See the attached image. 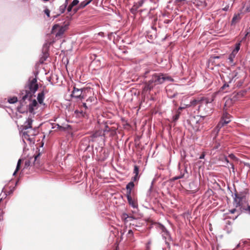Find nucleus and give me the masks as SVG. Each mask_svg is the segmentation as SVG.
<instances>
[{"label":"nucleus","mask_w":250,"mask_h":250,"mask_svg":"<svg viewBox=\"0 0 250 250\" xmlns=\"http://www.w3.org/2000/svg\"><path fill=\"white\" fill-rule=\"evenodd\" d=\"M213 101L212 99L210 101L206 98L203 100L201 104L198 106V112L200 114V116L203 119L207 116L210 115L212 113V104L211 102Z\"/></svg>","instance_id":"1"},{"label":"nucleus","mask_w":250,"mask_h":250,"mask_svg":"<svg viewBox=\"0 0 250 250\" xmlns=\"http://www.w3.org/2000/svg\"><path fill=\"white\" fill-rule=\"evenodd\" d=\"M92 91L90 88H84L79 89L74 87L71 95L81 100L85 99L88 95H90Z\"/></svg>","instance_id":"2"},{"label":"nucleus","mask_w":250,"mask_h":250,"mask_svg":"<svg viewBox=\"0 0 250 250\" xmlns=\"http://www.w3.org/2000/svg\"><path fill=\"white\" fill-rule=\"evenodd\" d=\"M67 29V24L62 26L59 24H56L52 27L51 33L55 34L56 38H61Z\"/></svg>","instance_id":"3"},{"label":"nucleus","mask_w":250,"mask_h":250,"mask_svg":"<svg viewBox=\"0 0 250 250\" xmlns=\"http://www.w3.org/2000/svg\"><path fill=\"white\" fill-rule=\"evenodd\" d=\"M170 78L166 76L162 73L154 74L152 75V78L150 80L151 82L154 85L160 84L163 83L166 80H170Z\"/></svg>","instance_id":"4"},{"label":"nucleus","mask_w":250,"mask_h":250,"mask_svg":"<svg viewBox=\"0 0 250 250\" xmlns=\"http://www.w3.org/2000/svg\"><path fill=\"white\" fill-rule=\"evenodd\" d=\"M202 117L200 116H190L187 120V122L195 131H198L199 129L200 125V120Z\"/></svg>","instance_id":"5"},{"label":"nucleus","mask_w":250,"mask_h":250,"mask_svg":"<svg viewBox=\"0 0 250 250\" xmlns=\"http://www.w3.org/2000/svg\"><path fill=\"white\" fill-rule=\"evenodd\" d=\"M53 42L54 41H48L45 44H44L42 47V54H41V56L40 59V62L41 63H43L48 58L49 56L48 53L49 47L51 44L53 43Z\"/></svg>","instance_id":"6"},{"label":"nucleus","mask_w":250,"mask_h":250,"mask_svg":"<svg viewBox=\"0 0 250 250\" xmlns=\"http://www.w3.org/2000/svg\"><path fill=\"white\" fill-rule=\"evenodd\" d=\"M31 127V119L29 118L28 119V125L24 126V131H23L22 138L23 142L25 143L26 141L27 142L29 145L31 144V139L30 138V132L29 130H26L29 128Z\"/></svg>","instance_id":"7"},{"label":"nucleus","mask_w":250,"mask_h":250,"mask_svg":"<svg viewBox=\"0 0 250 250\" xmlns=\"http://www.w3.org/2000/svg\"><path fill=\"white\" fill-rule=\"evenodd\" d=\"M231 116L228 113L224 112L221 118V120L217 125V127L221 128L225 125H227L231 121Z\"/></svg>","instance_id":"8"},{"label":"nucleus","mask_w":250,"mask_h":250,"mask_svg":"<svg viewBox=\"0 0 250 250\" xmlns=\"http://www.w3.org/2000/svg\"><path fill=\"white\" fill-rule=\"evenodd\" d=\"M27 88L28 90H26L25 94L22 97V100L23 101H24L26 99H28L30 101L31 100V81L30 79L29 80Z\"/></svg>","instance_id":"9"},{"label":"nucleus","mask_w":250,"mask_h":250,"mask_svg":"<svg viewBox=\"0 0 250 250\" xmlns=\"http://www.w3.org/2000/svg\"><path fill=\"white\" fill-rule=\"evenodd\" d=\"M101 130H102L103 132L104 133V135L107 132H110L112 135L116 133V129L114 127H109L106 123L104 124V127H102Z\"/></svg>","instance_id":"10"},{"label":"nucleus","mask_w":250,"mask_h":250,"mask_svg":"<svg viewBox=\"0 0 250 250\" xmlns=\"http://www.w3.org/2000/svg\"><path fill=\"white\" fill-rule=\"evenodd\" d=\"M244 196L242 194L235 193V197L234 198V202L236 204V207H240L241 206V201H242Z\"/></svg>","instance_id":"11"},{"label":"nucleus","mask_w":250,"mask_h":250,"mask_svg":"<svg viewBox=\"0 0 250 250\" xmlns=\"http://www.w3.org/2000/svg\"><path fill=\"white\" fill-rule=\"evenodd\" d=\"M205 99L206 98L203 97H198L190 102L191 105L195 106L198 105L200 106V104H201V103L203 102V100Z\"/></svg>","instance_id":"12"},{"label":"nucleus","mask_w":250,"mask_h":250,"mask_svg":"<svg viewBox=\"0 0 250 250\" xmlns=\"http://www.w3.org/2000/svg\"><path fill=\"white\" fill-rule=\"evenodd\" d=\"M44 88L42 90L41 92L39 93L37 96V100L39 104L44 105L43 104V100L44 99Z\"/></svg>","instance_id":"13"},{"label":"nucleus","mask_w":250,"mask_h":250,"mask_svg":"<svg viewBox=\"0 0 250 250\" xmlns=\"http://www.w3.org/2000/svg\"><path fill=\"white\" fill-rule=\"evenodd\" d=\"M128 203L132 208H137L138 207L137 200L135 197H130L129 199H127Z\"/></svg>","instance_id":"14"},{"label":"nucleus","mask_w":250,"mask_h":250,"mask_svg":"<svg viewBox=\"0 0 250 250\" xmlns=\"http://www.w3.org/2000/svg\"><path fill=\"white\" fill-rule=\"evenodd\" d=\"M159 227L160 229L162 230V232L163 233L162 235L163 237L165 238V239H170L169 234L166 229L165 228V227L162 225H159Z\"/></svg>","instance_id":"15"},{"label":"nucleus","mask_w":250,"mask_h":250,"mask_svg":"<svg viewBox=\"0 0 250 250\" xmlns=\"http://www.w3.org/2000/svg\"><path fill=\"white\" fill-rule=\"evenodd\" d=\"M103 136H104V133L103 132L102 130H97L95 132H94L91 136V137L92 138V141H94L95 138Z\"/></svg>","instance_id":"16"},{"label":"nucleus","mask_w":250,"mask_h":250,"mask_svg":"<svg viewBox=\"0 0 250 250\" xmlns=\"http://www.w3.org/2000/svg\"><path fill=\"white\" fill-rule=\"evenodd\" d=\"M243 13H249L250 12V0L246 1L244 4L242 8Z\"/></svg>","instance_id":"17"},{"label":"nucleus","mask_w":250,"mask_h":250,"mask_svg":"<svg viewBox=\"0 0 250 250\" xmlns=\"http://www.w3.org/2000/svg\"><path fill=\"white\" fill-rule=\"evenodd\" d=\"M40 153H39L37 155L35 156V160L34 162V166L37 168H40L42 164H41L40 161L38 160V157L40 156Z\"/></svg>","instance_id":"18"},{"label":"nucleus","mask_w":250,"mask_h":250,"mask_svg":"<svg viewBox=\"0 0 250 250\" xmlns=\"http://www.w3.org/2000/svg\"><path fill=\"white\" fill-rule=\"evenodd\" d=\"M154 86V85L153 84V83L150 80L147 83H146L145 87L144 88V90H145V91L150 90L151 89H152L153 88Z\"/></svg>","instance_id":"19"},{"label":"nucleus","mask_w":250,"mask_h":250,"mask_svg":"<svg viewBox=\"0 0 250 250\" xmlns=\"http://www.w3.org/2000/svg\"><path fill=\"white\" fill-rule=\"evenodd\" d=\"M68 0H65L64 3L60 6L59 9V10L60 11L59 15L64 12L68 4Z\"/></svg>","instance_id":"20"},{"label":"nucleus","mask_w":250,"mask_h":250,"mask_svg":"<svg viewBox=\"0 0 250 250\" xmlns=\"http://www.w3.org/2000/svg\"><path fill=\"white\" fill-rule=\"evenodd\" d=\"M240 42H238L235 44V48L233 49L231 53V56H233V57H235V55L238 53V51L240 50Z\"/></svg>","instance_id":"21"},{"label":"nucleus","mask_w":250,"mask_h":250,"mask_svg":"<svg viewBox=\"0 0 250 250\" xmlns=\"http://www.w3.org/2000/svg\"><path fill=\"white\" fill-rule=\"evenodd\" d=\"M240 14H235L231 21V24H235L237 23L240 20Z\"/></svg>","instance_id":"22"},{"label":"nucleus","mask_w":250,"mask_h":250,"mask_svg":"<svg viewBox=\"0 0 250 250\" xmlns=\"http://www.w3.org/2000/svg\"><path fill=\"white\" fill-rule=\"evenodd\" d=\"M182 109H183V108L180 107L176 111V113L175 115H174L173 117V122H176L178 120V119L179 118V117L180 116V114H181V110H182Z\"/></svg>","instance_id":"23"},{"label":"nucleus","mask_w":250,"mask_h":250,"mask_svg":"<svg viewBox=\"0 0 250 250\" xmlns=\"http://www.w3.org/2000/svg\"><path fill=\"white\" fill-rule=\"evenodd\" d=\"M96 99V98L95 97L93 96H89V98L86 100V103H87L89 107L91 106V104H90L94 102Z\"/></svg>","instance_id":"24"},{"label":"nucleus","mask_w":250,"mask_h":250,"mask_svg":"<svg viewBox=\"0 0 250 250\" xmlns=\"http://www.w3.org/2000/svg\"><path fill=\"white\" fill-rule=\"evenodd\" d=\"M91 2V0H84L79 5V8H83L88 5Z\"/></svg>","instance_id":"25"},{"label":"nucleus","mask_w":250,"mask_h":250,"mask_svg":"<svg viewBox=\"0 0 250 250\" xmlns=\"http://www.w3.org/2000/svg\"><path fill=\"white\" fill-rule=\"evenodd\" d=\"M21 159H19L18 162V164H17V167H16V169L15 170V171H14V173H13V175H15L16 173L19 170V169H20V167H21Z\"/></svg>","instance_id":"26"},{"label":"nucleus","mask_w":250,"mask_h":250,"mask_svg":"<svg viewBox=\"0 0 250 250\" xmlns=\"http://www.w3.org/2000/svg\"><path fill=\"white\" fill-rule=\"evenodd\" d=\"M8 101L10 104H14L18 101V99L16 97L9 98Z\"/></svg>","instance_id":"27"},{"label":"nucleus","mask_w":250,"mask_h":250,"mask_svg":"<svg viewBox=\"0 0 250 250\" xmlns=\"http://www.w3.org/2000/svg\"><path fill=\"white\" fill-rule=\"evenodd\" d=\"M134 187V184L133 181L130 182L126 186V189H131Z\"/></svg>","instance_id":"28"},{"label":"nucleus","mask_w":250,"mask_h":250,"mask_svg":"<svg viewBox=\"0 0 250 250\" xmlns=\"http://www.w3.org/2000/svg\"><path fill=\"white\" fill-rule=\"evenodd\" d=\"M39 128L38 127L35 128L33 130H32V135L36 136L39 133Z\"/></svg>","instance_id":"29"},{"label":"nucleus","mask_w":250,"mask_h":250,"mask_svg":"<svg viewBox=\"0 0 250 250\" xmlns=\"http://www.w3.org/2000/svg\"><path fill=\"white\" fill-rule=\"evenodd\" d=\"M138 9V8L137 7V6H136L135 4H134V5L132 6V7L131 8V9L130 10L132 14H135L136 13V12H137Z\"/></svg>","instance_id":"30"},{"label":"nucleus","mask_w":250,"mask_h":250,"mask_svg":"<svg viewBox=\"0 0 250 250\" xmlns=\"http://www.w3.org/2000/svg\"><path fill=\"white\" fill-rule=\"evenodd\" d=\"M144 2V0H140L138 2L135 3L134 4L136 6H137V7L139 8L143 5Z\"/></svg>","instance_id":"31"},{"label":"nucleus","mask_w":250,"mask_h":250,"mask_svg":"<svg viewBox=\"0 0 250 250\" xmlns=\"http://www.w3.org/2000/svg\"><path fill=\"white\" fill-rule=\"evenodd\" d=\"M39 88V84H33V88L32 87V93H35V92Z\"/></svg>","instance_id":"32"},{"label":"nucleus","mask_w":250,"mask_h":250,"mask_svg":"<svg viewBox=\"0 0 250 250\" xmlns=\"http://www.w3.org/2000/svg\"><path fill=\"white\" fill-rule=\"evenodd\" d=\"M55 125H53L52 128H55L56 126H57V129L60 130H64V127L60 125L59 124H54Z\"/></svg>","instance_id":"33"},{"label":"nucleus","mask_w":250,"mask_h":250,"mask_svg":"<svg viewBox=\"0 0 250 250\" xmlns=\"http://www.w3.org/2000/svg\"><path fill=\"white\" fill-rule=\"evenodd\" d=\"M126 198L127 199H129L130 197L132 196V190L131 189H126Z\"/></svg>","instance_id":"34"},{"label":"nucleus","mask_w":250,"mask_h":250,"mask_svg":"<svg viewBox=\"0 0 250 250\" xmlns=\"http://www.w3.org/2000/svg\"><path fill=\"white\" fill-rule=\"evenodd\" d=\"M38 105V103L36 100H32V112L34 109V108Z\"/></svg>","instance_id":"35"},{"label":"nucleus","mask_w":250,"mask_h":250,"mask_svg":"<svg viewBox=\"0 0 250 250\" xmlns=\"http://www.w3.org/2000/svg\"><path fill=\"white\" fill-rule=\"evenodd\" d=\"M133 172L135 174V175H138L139 167H138V166H134V171Z\"/></svg>","instance_id":"36"},{"label":"nucleus","mask_w":250,"mask_h":250,"mask_svg":"<svg viewBox=\"0 0 250 250\" xmlns=\"http://www.w3.org/2000/svg\"><path fill=\"white\" fill-rule=\"evenodd\" d=\"M231 104V100L228 99L225 104V106H229V105Z\"/></svg>","instance_id":"37"},{"label":"nucleus","mask_w":250,"mask_h":250,"mask_svg":"<svg viewBox=\"0 0 250 250\" xmlns=\"http://www.w3.org/2000/svg\"><path fill=\"white\" fill-rule=\"evenodd\" d=\"M79 1L78 0H73L71 4L74 7V6L77 5L79 3Z\"/></svg>","instance_id":"38"},{"label":"nucleus","mask_w":250,"mask_h":250,"mask_svg":"<svg viewBox=\"0 0 250 250\" xmlns=\"http://www.w3.org/2000/svg\"><path fill=\"white\" fill-rule=\"evenodd\" d=\"M44 13L48 17H50V10L48 9H46L44 11Z\"/></svg>","instance_id":"39"},{"label":"nucleus","mask_w":250,"mask_h":250,"mask_svg":"<svg viewBox=\"0 0 250 250\" xmlns=\"http://www.w3.org/2000/svg\"><path fill=\"white\" fill-rule=\"evenodd\" d=\"M73 7V6L70 4L67 7V11L68 12H70L71 10H72V8Z\"/></svg>","instance_id":"40"},{"label":"nucleus","mask_w":250,"mask_h":250,"mask_svg":"<svg viewBox=\"0 0 250 250\" xmlns=\"http://www.w3.org/2000/svg\"><path fill=\"white\" fill-rule=\"evenodd\" d=\"M37 81L36 78L32 79V87H33V84H37Z\"/></svg>","instance_id":"41"},{"label":"nucleus","mask_w":250,"mask_h":250,"mask_svg":"<svg viewBox=\"0 0 250 250\" xmlns=\"http://www.w3.org/2000/svg\"><path fill=\"white\" fill-rule=\"evenodd\" d=\"M229 157L231 159H233V160H235L236 159V157L234 155H233V154H231L230 155H229Z\"/></svg>","instance_id":"42"},{"label":"nucleus","mask_w":250,"mask_h":250,"mask_svg":"<svg viewBox=\"0 0 250 250\" xmlns=\"http://www.w3.org/2000/svg\"><path fill=\"white\" fill-rule=\"evenodd\" d=\"M88 104H87V103H83V106L85 108V109H87L88 107H89L88 105H87Z\"/></svg>","instance_id":"43"},{"label":"nucleus","mask_w":250,"mask_h":250,"mask_svg":"<svg viewBox=\"0 0 250 250\" xmlns=\"http://www.w3.org/2000/svg\"><path fill=\"white\" fill-rule=\"evenodd\" d=\"M138 179V175H135L133 177H132V180L134 181H136Z\"/></svg>","instance_id":"44"},{"label":"nucleus","mask_w":250,"mask_h":250,"mask_svg":"<svg viewBox=\"0 0 250 250\" xmlns=\"http://www.w3.org/2000/svg\"><path fill=\"white\" fill-rule=\"evenodd\" d=\"M151 244L150 242H148L146 244V249L147 250H149L150 249V245Z\"/></svg>","instance_id":"45"},{"label":"nucleus","mask_w":250,"mask_h":250,"mask_svg":"<svg viewBox=\"0 0 250 250\" xmlns=\"http://www.w3.org/2000/svg\"><path fill=\"white\" fill-rule=\"evenodd\" d=\"M2 215H3V212L2 210H0V221L3 219V216H2Z\"/></svg>","instance_id":"46"},{"label":"nucleus","mask_w":250,"mask_h":250,"mask_svg":"<svg viewBox=\"0 0 250 250\" xmlns=\"http://www.w3.org/2000/svg\"><path fill=\"white\" fill-rule=\"evenodd\" d=\"M220 146V144H215L213 146V148L214 149H217L218 148L219 146Z\"/></svg>","instance_id":"47"},{"label":"nucleus","mask_w":250,"mask_h":250,"mask_svg":"<svg viewBox=\"0 0 250 250\" xmlns=\"http://www.w3.org/2000/svg\"><path fill=\"white\" fill-rule=\"evenodd\" d=\"M28 112L31 113V104H29L28 105Z\"/></svg>","instance_id":"48"},{"label":"nucleus","mask_w":250,"mask_h":250,"mask_svg":"<svg viewBox=\"0 0 250 250\" xmlns=\"http://www.w3.org/2000/svg\"><path fill=\"white\" fill-rule=\"evenodd\" d=\"M128 235H133V231L132 230L130 229L128 230Z\"/></svg>","instance_id":"49"},{"label":"nucleus","mask_w":250,"mask_h":250,"mask_svg":"<svg viewBox=\"0 0 250 250\" xmlns=\"http://www.w3.org/2000/svg\"><path fill=\"white\" fill-rule=\"evenodd\" d=\"M236 211V209L234 208V209H231L230 210V212L232 214L234 213Z\"/></svg>","instance_id":"50"},{"label":"nucleus","mask_w":250,"mask_h":250,"mask_svg":"<svg viewBox=\"0 0 250 250\" xmlns=\"http://www.w3.org/2000/svg\"><path fill=\"white\" fill-rule=\"evenodd\" d=\"M229 86V85L227 84H225L222 87V89L223 90L225 88V87Z\"/></svg>","instance_id":"51"},{"label":"nucleus","mask_w":250,"mask_h":250,"mask_svg":"<svg viewBox=\"0 0 250 250\" xmlns=\"http://www.w3.org/2000/svg\"><path fill=\"white\" fill-rule=\"evenodd\" d=\"M230 165L231 166V168L232 169L233 171L234 172V165L232 163H230Z\"/></svg>","instance_id":"52"},{"label":"nucleus","mask_w":250,"mask_h":250,"mask_svg":"<svg viewBox=\"0 0 250 250\" xmlns=\"http://www.w3.org/2000/svg\"><path fill=\"white\" fill-rule=\"evenodd\" d=\"M245 35L246 37H248V36H250V31L247 32Z\"/></svg>","instance_id":"53"},{"label":"nucleus","mask_w":250,"mask_h":250,"mask_svg":"<svg viewBox=\"0 0 250 250\" xmlns=\"http://www.w3.org/2000/svg\"><path fill=\"white\" fill-rule=\"evenodd\" d=\"M247 37H246L245 35L244 36V37L242 38V40L241 41H240L239 42H242L244 41V40H246V39L247 38Z\"/></svg>","instance_id":"54"},{"label":"nucleus","mask_w":250,"mask_h":250,"mask_svg":"<svg viewBox=\"0 0 250 250\" xmlns=\"http://www.w3.org/2000/svg\"><path fill=\"white\" fill-rule=\"evenodd\" d=\"M247 37H246L245 35L244 36V37L242 38V40L241 41H240L239 42H242L244 41V40H246V39L247 38Z\"/></svg>","instance_id":"55"},{"label":"nucleus","mask_w":250,"mask_h":250,"mask_svg":"<svg viewBox=\"0 0 250 250\" xmlns=\"http://www.w3.org/2000/svg\"><path fill=\"white\" fill-rule=\"evenodd\" d=\"M246 210H247L250 213V206H248Z\"/></svg>","instance_id":"56"},{"label":"nucleus","mask_w":250,"mask_h":250,"mask_svg":"<svg viewBox=\"0 0 250 250\" xmlns=\"http://www.w3.org/2000/svg\"><path fill=\"white\" fill-rule=\"evenodd\" d=\"M182 177H183V176H180V177H175L174 178V180H177L178 179L182 178Z\"/></svg>","instance_id":"57"},{"label":"nucleus","mask_w":250,"mask_h":250,"mask_svg":"<svg viewBox=\"0 0 250 250\" xmlns=\"http://www.w3.org/2000/svg\"><path fill=\"white\" fill-rule=\"evenodd\" d=\"M204 156L205 155L204 154H202L200 156V159H203L204 158Z\"/></svg>","instance_id":"58"},{"label":"nucleus","mask_w":250,"mask_h":250,"mask_svg":"<svg viewBox=\"0 0 250 250\" xmlns=\"http://www.w3.org/2000/svg\"><path fill=\"white\" fill-rule=\"evenodd\" d=\"M25 164L26 166H27V165L29 166V161H26L25 162Z\"/></svg>","instance_id":"59"},{"label":"nucleus","mask_w":250,"mask_h":250,"mask_svg":"<svg viewBox=\"0 0 250 250\" xmlns=\"http://www.w3.org/2000/svg\"><path fill=\"white\" fill-rule=\"evenodd\" d=\"M225 161H226L227 163H229V160L228 159V158H227L225 157Z\"/></svg>","instance_id":"60"},{"label":"nucleus","mask_w":250,"mask_h":250,"mask_svg":"<svg viewBox=\"0 0 250 250\" xmlns=\"http://www.w3.org/2000/svg\"><path fill=\"white\" fill-rule=\"evenodd\" d=\"M228 8H229V6H228V7H225V8H223V10H224V11H227V10H228Z\"/></svg>","instance_id":"61"},{"label":"nucleus","mask_w":250,"mask_h":250,"mask_svg":"<svg viewBox=\"0 0 250 250\" xmlns=\"http://www.w3.org/2000/svg\"><path fill=\"white\" fill-rule=\"evenodd\" d=\"M229 58H231V59H232V58H234V57H233V56H231V54H230V55Z\"/></svg>","instance_id":"62"},{"label":"nucleus","mask_w":250,"mask_h":250,"mask_svg":"<svg viewBox=\"0 0 250 250\" xmlns=\"http://www.w3.org/2000/svg\"><path fill=\"white\" fill-rule=\"evenodd\" d=\"M124 215L125 217L126 216V217H128V215H127V214H124Z\"/></svg>","instance_id":"63"},{"label":"nucleus","mask_w":250,"mask_h":250,"mask_svg":"<svg viewBox=\"0 0 250 250\" xmlns=\"http://www.w3.org/2000/svg\"><path fill=\"white\" fill-rule=\"evenodd\" d=\"M42 0L44 1H49V0Z\"/></svg>","instance_id":"64"}]
</instances>
